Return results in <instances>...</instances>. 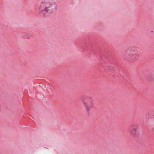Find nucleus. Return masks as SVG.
Returning <instances> with one entry per match:
<instances>
[{
  "instance_id": "obj_4",
  "label": "nucleus",
  "mask_w": 154,
  "mask_h": 154,
  "mask_svg": "<svg viewBox=\"0 0 154 154\" xmlns=\"http://www.w3.org/2000/svg\"><path fill=\"white\" fill-rule=\"evenodd\" d=\"M138 128V125L137 124H133L131 126V129L129 131L130 135L134 136L137 134V130Z\"/></svg>"
},
{
  "instance_id": "obj_1",
  "label": "nucleus",
  "mask_w": 154,
  "mask_h": 154,
  "mask_svg": "<svg viewBox=\"0 0 154 154\" xmlns=\"http://www.w3.org/2000/svg\"><path fill=\"white\" fill-rule=\"evenodd\" d=\"M56 8L55 2L49 0L41 3L38 9L40 15H45L47 13H51L55 10Z\"/></svg>"
},
{
  "instance_id": "obj_5",
  "label": "nucleus",
  "mask_w": 154,
  "mask_h": 154,
  "mask_svg": "<svg viewBox=\"0 0 154 154\" xmlns=\"http://www.w3.org/2000/svg\"><path fill=\"white\" fill-rule=\"evenodd\" d=\"M22 36L23 38H24L29 39L30 38L31 36L29 34L27 33H24L23 34Z\"/></svg>"
},
{
  "instance_id": "obj_2",
  "label": "nucleus",
  "mask_w": 154,
  "mask_h": 154,
  "mask_svg": "<svg viewBox=\"0 0 154 154\" xmlns=\"http://www.w3.org/2000/svg\"><path fill=\"white\" fill-rule=\"evenodd\" d=\"M83 104L85 106L86 112L88 113H89L91 109L94 108V106L93 101L91 100L84 101Z\"/></svg>"
},
{
  "instance_id": "obj_3",
  "label": "nucleus",
  "mask_w": 154,
  "mask_h": 154,
  "mask_svg": "<svg viewBox=\"0 0 154 154\" xmlns=\"http://www.w3.org/2000/svg\"><path fill=\"white\" fill-rule=\"evenodd\" d=\"M135 53L136 51L135 50L131 48H128L125 51V55L127 59H132L134 58L133 54Z\"/></svg>"
}]
</instances>
